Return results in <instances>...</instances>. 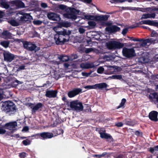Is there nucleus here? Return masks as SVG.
<instances>
[{
    "mask_svg": "<svg viewBox=\"0 0 158 158\" xmlns=\"http://www.w3.org/2000/svg\"><path fill=\"white\" fill-rule=\"evenodd\" d=\"M78 58V56L76 54H72L70 56V60H72L76 59Z\"/></svg>",
    "mask_w": 158,
    "mask_h": 158,
    "instance_id": "ea45409f",
    "label": "nucleus"
},
{
    "mask_svg": "<svg viewBox=\"0 0 158 158\" xmlns=\"http://www.w3.org/2000/svg\"><path fill=\"white\" fill-rule=\"evenodd\" d=\"M109 17V15H107L96 16V20L100 21H106L108 19Z\"/></svg>",
    "mask_w": 158,
    "mask_h": 158,
    "instance_id": "b1692460",
    "label": "nucleus"
},
{
    "mask_svg": "<svg viewBox=\"0 0 158 158\" xmlns=\"http://www.w3.org/2000/svg\"><path fill=\"white\" fill-rule=\"evenodd\" d=\"M11 33L8 31H4L2 33L1 37L3 38L6 39L10 37L11 36Z\"/></svg>",
    "mask_w": 158,
    "mask_h": 158,
    "instance_id": "393cba45",
    "label": "nucleus"
},
{
    "mask_svg": "<svg viewBox=\"0 0 158 158\" xmlns=\"http://www.w3.org/2000/svg\"><path fill=\"white\" fill-rule=\"evenodd\" d=\"M32 137H34L35 138L38 139H40L41 136H40V133H37L31 135Z\"/></svg>",
    "mask_w": 158,
    "mask_h": 158,
    "instance_id": "09e8293b",
    "label": "nucleus"
},
{
    "mask_svg": "<svg viewBox=\"0 0 158 158\" xmlns=\"http://www.w3.org/2000/svg\"><path fill=\"white\" fill-rule=\"evenodd\" d=\"M147 40L148 42V43L154 44L155 43V41H156V40L153 39V38L148 39Z\"/></svg>",
    "mask_w": 158,
    "mask_h": 158,
    "instance_id": "3c124183",
    "label": "nucleus"
},
{
    "mask_svg": "<svg viewBox=\"0 0 158 158\" xmlns=\"http://www.w3.org/2000/svg\"><path fill=\"white\" fill-rule=\"evenodd\" d=\"M40 139L45 140L51 139L53 137V134L52 133L44 132L40 133Z\"/></svg>",
    "mask_w": 158,
    "mask_h": 158,
    "instance_id": "2eb2a0df",
    "label": "nucleus"
},
{
    "mask_svg": "<svg viewBox=\"0 0 158 158\" xmlns=\"http://www.w3.org/2000/svg\"><path fill=\"white\" fill-rule=\"evenodd\" d=\"M59 59L61 61L66 62L70 60L69 57L68 56L60 55L59 57Z\"/></svg>",
    "mask_w": 158,
    "mask_h": 158,
    "instance_id": "bb28decb",
    "label": "nucleus"
},
{
    "mask_svg": "<svg viewBox=\"0 0 158 158\" xmlns=\"http://www.w3.org/2000/svg\"><path fill=\"white\" fill-rule=\"evenodd\" d=\"M23 46L24 48L30 51H34L36 54L38 56H40L43 54L38 53V51L40 50L39 47L37 46L35 44H33L30 42L24 41L23 42Z\"/></svg>",
    "mask_w": 158,
    "mask_h": 158,
    "instance_id": "20e7f679",
    "label": "nucleus"
},
{
    "mask_svg": "<svg viewBox=\"0 0 158 158\" xmlns=\"http://www.w3.org/2000/svg\"><path fill=\"white\" fill-rule=\"evenodd\" d=\"M94 51V49L92 48H85V52L86 53H88Z\"/></svg>",
    "mask_w": 158,
    "mask_h": 158,
    "instance_id": "a18cd8bd",
    "label": "nucleus"
},
{
    "mask_svg": "<svg viewBox=\"0 0 158 158\" xmlns=\"http://www.w3.org/2000/svg\"><path fill=\"white\" fill-rule=\"evenodd\" d=\"M124 121H125V124L127 125L133 126L134 125V123L133 121H131V119H129V120H125Z\"/></svg>",
    "mask_w": 158,
    "mask_h": 158,
    "instance_id": "72a5a7b5",
    "label": "nucleus"
},
{
    "mask_svg": "<svg viewBox=\"0 0 158 158\" xmlns=\"http://www.w3.org/2000/svg\"><path fill=\"white\" fill-rule=\"evenodd\" d=\"M88 24L90 26H94L96 25L95 23L93 21L88 22Z\"/></svg>",
    "mask_w": 158,
    "mask_h": 158,
    "instance_id": "052dcab7",
    "label": "nucleus"
},
{
    "mask_svg": "<svg viewBox=\"0 0 158 158\" xmlns=\"http://www.w3.org/2000/svg\"><path fill=\"white\" fill-rule=\"evenodd\" d=\"M85 89H95V84L94 85H88L85 86L84 87Z\"/></svg>",
    "mask_w": 158,
    "mask_h": 158,
    "instance_id": "4c0bfd02",
    "label": "nucleus"
},
{
    "mask_svg": "<svg viewBox=\"0 0 158 158\" xmlns=\"http://www.w3.org/2000/svg\"><path fill=\"white\" fill-rule=\"evenodd\" d=\"M6 132V131L2 128H0V134H3Z\"/></svg>",
    "mask_w": 158,
    "mask_h": 158,
    "instance_id": "e2e57ef3",
    "label": "nucleus"
},
{
    "mask_svg": "<svg viewBox=\"0 0 158 158\" xmlns=\"http://www.w3.org/2000/svg\"><path fill=\"white\" fill-rule=\"evenodd\" d=\"M60 25L62 27H68L71 26L70 23L67 22H62L61 23Z\"/></svg>",
    "mask_w": 158,
    "mask_h": 158,
    "instance_id": "7c9ffc66",
    "label": "nucleus"
},
{
    "mask_svg": "<svg viewBox=\"0 0 158 158\" xmlns=\"http://www.w3.org/2000/svg\"><path fill=\"white\" fill-rule=\"evenodd\" d=\"M108 85L106 83H101L95 84V89H102L104 88H106Z\"/></svg>",
    "mask_w": 158,
    "mask_h": 158,
    "instance_id": "aec40b11",
    "label": "nucleus"
},
{
    "mask_svg": "<svg viewBox=\"0 0 158 158\" xmlns=\"http://www.w3.org/2000/svg\"><path fill=\"white\" fill-rule=\"evenodd\" d=\"M0 5L2 7L6 9L9 8L10 6L7 2L5 1H2L0 3Z\"/></svg>",
    "mask_w": 158,
    "mask_h": 158,
    "instance_id": "c85d7f7f",
    "label": "nucleus"
},
{
    "mask_svg": "<svg viewBox=\"0 0 158 158\" xmlns=\"http://www.w3.org/2000/svg\"><path fill=\"white\" fill-rule=\"evenodd\" d=\"M104 71V68L102 66H100L98 69L97 72L98 73L102 74Z\"/></svg>",
    "mask_w": 158,
    "mask_h": 158,
    "instance_id": "e433bc0d",
    "label": "nucleus"
},
{
    "mask_svg": "<svg viewBox=\"0 0 158 158\" xmlns=\"http://www.w3.org/2000/svg\"><path fill=\"white\" fill-rule=\"evenodd\" d=\"M22 143L24 145L27 146L30 144L31 141L28 139H27L26 140H23Z\"/></svg>",
    "mask_w": 158,
    "mask_h": 158,
    "instance_id": "c9c22d12",
    "label": "nucleus"
},
{
    "mask_svg": "<svg viewBox=\"0 0 158 158\" xmlns=\"http://www.w3.org/2000/svg\"><path fill=\"white\" fill-rule=\"evenodd\" d=\"M122 52L123 56L128 58H132L135 55V50L132 48H123Z\"/></svg>",
    "mask_w": 158,
    "mask_h": 158,
    "instance_id": "0eeeda50",
    "label": "nucleus"
},
{
    "mask_svg": "<svg viewBox=\"0 0 158 158\" xmlns=\"http://www.w3.org/2000/svg\"><path fill=\"white\" fill-rule=\"evenodd\" d=\"M41 6L42 7L45 8L47 7L48 6L46 3L42 2L41 4Z\"/></svg>",
    "mask_w": 158,
    "mask_h": 158,
    "instance_id": "0e129e2a",
    "label": "nucleus"
},
{
    "mask_svg": "<svg viewBox=\"0 0 158 158\" xmlns=\"http://www.w3.org/2000/svg\"><path fill=\"white\" fill-rule=\"evenodd\" d=\"M62 100L64 101V102H67V103L69 102L66 97L64 96L62 98Z\"/></svg>",
    "mask_w": 158,
    "mask_h": 158,
    "instance_id": "338daca9",
    "label": "nucleus"
},
{
    "mask_svg": "<svg viewBox=\"0 0 158 158\" xmlns=\"http://www.w3.org/2000/svg\"><path fill=\"white\" fill-rule=\"evenodd\" d=\"M147 24L151 26H152L158 27V22H155L154 21H151L150 20L141 21L139 23H135V24L131 25L130 28L133 29L138 27H140V25L142 24Z\"/></svg>",
    "mask_w": 158,
    "mask_h": 158,
    "instance_id": "423d86ee",
    "label": "nucleus"
},
{
    "mask_svg": "<svg viewBox=\"0 0 158 158\" xmlns=\"http://www.w3.org/2000/svg\"><path fill=\"white\" fill-rule=\"evenodd\" d=\"M156 14L155 13L150 14H143L140 18V19H147L148 18H155Z\"/></svg>",
    "mask_w": 158,
    "mask_h": 158,
    "instance_id": "412c9836",
    "label": "nucleus"
},
{
    "mask_svg": "<svg viewBox=\"0 0 158 158\" xmlns=\"http://www.w3.org/2000/svg\"><path fill=\"white\" fill-rule=\"evenodd\" d=\"M85 48L84 47L81 46L78 48V51L82 53L85 52Z\"/></svg>",
    "mask_w": 158,
    "mask_h": 158,
    "instance_id": "79ce46f5",
    "label": "nucleus"
},
{
    "mask_svg": "<svg viewBox=\"0 0 158 158\" xmlns=\"http://www.w3.org/2000/svg\"><path fill=\"white\" fill-rule=\"evenodd\" d=\"M84 18L85 19H87L88 20H96V16H95L91 15H84Z\"/></svg>",
    "mask_w": 158,
    "mask_h": 158,
    "instance_id": "a878e982",
    "label": "nucleus"
},
{
    "mask_svg": "<svg viewBox=\"0 0 158 158\" xmlns=\"http://www.w3.org/2000/svg\"><path fill=\"white\" fill-rule=\"evenodd\" d=\"M26 153L24 152H22L19 153V156L20 158H25L26 156Z\"/></svg>",
    "mask_w": 158,
    "mask_h": 158,
    "instance_id": "a19ab883",
    "label": "nucleus"
},
{
    "mask_svg": "<svg viewBox=\"0 0 158 158\" xmlns=\"http://www.w3.org/2000/svg\"><path fill=\"white\" fill-rule=\"evenodd\" d=\"M148 150L150 152L152 153L154 152V151H155V147L154 148L150 147L148 148Z\"/></svg>",
    "mask_w": 158,
    "mask_h": 158,
    "instance_id": "6e6d98bb",
    "label": "nucleus"
},
{
    "mask_svg": "<svg viewBox=\"0 0 158 158\" xmlns=\"http://www.w3.org/2000/svg\"><path fill=\"white\" fill-rule=\"evenodd\" d=\"M17 126V123L16 121L10 122L6 123L3 126V128L5 129L11 131L13 132L15 130L16 127Z\"/></svg>",
    "mask_w": 158,
    "mask_h": 158,
    "instance_id": "9d476101",
    "label": "nucleus"
},
{
    "mask_svg": "<svg viewBox=\"0 0 158 158\" xmlns=\"http://www.w3.org/2000/svg\"><path fill=\"white\" fill-rule=\"evenodd\" d=\"M58 8L59 9L63 10L66 9V6L65 5L61 4L59 6Z\"/></svg>",
    "mask_w": 158,
    "mask_h": 158,
    "instance_id": "4d7b16f0",
    "label": "nucleus"
},
{
    "mask_svg": "<svg viewBox=\"0 0 158 158\" xmlns=\"http://www.w3.org/2000/svg\"><path fill=\"white\" fill-rule=\"evenodd\" d=\"M70 107L72 109L75 110L82 111L83 108L82 103L77 100L71 102Z\"/></svg>",
    "mask_w": 158,
    "mask_h": 158,
    "instance_id": "6e6552de",
    "label": "nucleus"
},
{
    "mask_svg": "<svg viewBox=\"0 0 158 158\" xmlns=\"http://www.w3.org/2000/svg\"><path fill=\"white\" fill-rule=\"evenodd\" d=\"M10 43V41L9 40H4L0 42V44L5 48L8 47Z\"/></svg>",
    "mask_w": 158,
    "mask_h": 158,
    "instance_id": "cd10ccee",
    "label": "nucleus"
},
{
    "mask_svg": "<svg viewBox=\"0 0 158 158\" xmlns=\"http://www.w3.org/2000/svg\"><path fill=\"white\" fill-rule=\"evenodd\" d=\"M158 35V34L157 32L154 30H152V31L151 36L152 37H156Z\"/></svg>",
    "mask_w": 158,
    "mask_h": 158,
    "instance_id": "8fccbe9b",
    "label": "nucleus"
},
{
    "mask_svg": "<svg viewBox=\"0 0 158 158\" xmlns=\"http://www.w3.org/2000/svg\"><path fill=\"white\" fill-rule=\"evenodd\" d=\"M102 131H103L101 130L98 131V133L100 134V137L101 138L108 139L110 142L113 141V139L110 134L102 132Z\"/></svg>",
    "mask_w": 158,
    "mask_h": 158,
    "instance_id": "4468645a",
    "label": "nucleus"
},
{
    "mask_svg": "<svg viewBox=\"0 0 158 158\" xmlns=\"http://www.w3.org/2000/svg\"><path fill=\"white\" fill-rule=\"evenodd\" d=\"M82 2L90 4L92 1V0H79Z\"/></svg>",
    "mask_w": 158,
    "mask_h": 158,
    "instance_id": "680f3d73",
    "label": "nucleus"
},
{
    "mask_svg": "<svg viewBox=\"0 0 158 158\" xmlns=\"http://www.w3.org/2000/svg\"><path fill=\"white\" fill-rule=\"evenodd\" d=\"M3 56L4 60L8 62H11L15 58L14 55L9 52L4 53Z\"/></svg>",
    "mask_w": 158,
    "mask_h": 158,
    "instance_id": "f8f14e48",
    "label": "nucleus"
},
{
    "mask_svg": "<svg viewBox=\"0 0 158 158\" xmlns=\"http://www.w3.org/2000/svg\"><path fill=\"white\" fill-rule=\"evenodd\" d=\"M153 98L156 99V102H158V94L156 92H154L152 94Z\"/></svg>",
    "mask_w": 158,
    "mask_h": 158,
    "instance_id": "c03bdc74",
    "label": "nucleus"
},
{
    "mask_svg": "<svg viewBox=\"0 0 158 158\" xmlns=\"http://www.w3.org/2000/svg\"><path fill=\"white\" fill-rule=\"evenodd\" d=\"M135 135H142V133L140 132L139 131H136L135 132Z\"/></svg>",
    "mask_w": 158,
    "mask_h": 158,
    "instance_id": "774afa93",
    "label": "nucleus"
},
{
    "mask_svg": "<svg viewBox=\"0 0 158 158\" xmlns=\"http://www.w3.org/2000/svg\"><path fill=\"white\" fill-rule=\"evenodd\" d=\"M78 31L81 34L84 33L85 31V30L82 27H80L78 28Z\"/></svg>",
    "mask_w": 158,
    "mask_h": 158,
    "instance_id": "5fc2aeb1",
    "label": "nucleus"
},
{
    "mask_svg": "<svg viewBox=\"0 0 158 158\" xmlns=\"http://www.w3.org/2000/svg\"><path fill=\"white\" fill-rule=\"evenodd\" d=\"M130 39L131 40L137 42H140L142 40L141 39L136 38L133 37H131Z\"/></svg>",
    "mask_w": 158,
    "mask_h": 158,
    "instance_id": "603ef678",
    "label": "nucleus"
},
{
    "mask_svg": "<svg viewBox=\"0 0 158 158\" xmlns=\"http://www.w3.org/2000/svg\"><path fill=\"white\" fill-rule=\"evenodd\" d=\"M158 112L156 111L153 110L149 113L148 117L151 121L157 122L158 121Z\"/></svg>",
    "mask_w": 158,
    "mask_h": 158,
    "instance_id": "dca6fc26",
    "label": "nucleus"
},
{
    "mask_svg": "<svg viewBox=\"0 0 158 158\" xmlns=\"http://www.w3.org/2000/svg\"><path fill=\"white\" fill-rule=\"evenodd\" d=\"M10 23L13 26H17L19 25V23L14 19H12L10 20Z\"/></svg>",
    "mask_w": 158,
    "mask_h": 158,
    "instance_id": "f704fd0d",
    "label": "nucleus"
},
{
    "mask_svg": "<svg viewBox=\"0 0 158 158\" xmlns=\"http://www.w3.org/2000/svg\"><path fill=\"white\" fill-rule=\"evenodd\" d=\"M82 89L79 88H75L68 93V96L69 98L74 97L81 93Z\"/></svg>",
    "mask_w": 158,
    "mask_h": 158,
    "instance_id": "9b49d317",
    "label": "nucleus"
},
{
    "mask_svg": "<svg viewBox=\"0 0 158 158\" xmlns=\"http://www.w3.org/2000/svg\"><path fill=\"white\" fill-rule=\"evenodd\" d=\"M141 39L142 40V41H143L142 42V43L141 44V45L142 46H145L147 44V43H148V41L147 40H148L147 39H146V40H144L143 39Z\"/></svg>",
    "mask_w": 158,
    "mask_h": 158,
    "instance_id": "de8ad7c7",
    "label": "nucleus"
},
{
    "mask_svg": "<svg viewBox=\"0 0 158 158\" xmlns=\"http://www.w3.org/2000/svg\"><path fill=\"white\" fill-rule=\"evenodd\" d=\"M110 77L114 79L121 80L122 78L121 75H114Z\"/></svg>",
    "mask_w": 158,
    "mask_h": 158,
    "instance_id": "2f4dec72",
    "label": "nucleus"
},
{
    "mask_svg": "<svg viewBox=\"0 0 158 158\" xmlns=\"http://www.w3.org/2000/svg\"><path fill=\"white\" fill-rule=\"evenodd\" d=\"M107 154V153L106 152H103L102 154L99 155H95L96 156H99V158L102 157L104 156H106Z\"/></svg>",
    "mask_w": 158,
    "mask_h": 158,
    "instance_id": "13d9d810",
    "label": "nucleus"
},
{
    "mask_svg": "<svg viewBox=\"0 0 158 158\" xmlns=\"http://www.w3.org/2000/svg\"><path fill=\"white\" fill-rule=\"evenodd\" d=\"M81 68L84 69H89L93 67L94 65L90 63H81L80 65Z\"/></svg>",
    "mask_w": 158,
    "mask_h": 158,
    "instance_id": "5701e85b",
    "label": "nucleus"
},
{
    "mask_svg": "<svg viewBox=\"0 0 158 158\" xmlns=\"http://www.w3.org/2000/svg\"><path fill=\"white\" fill-rule=\"evenodd\" d=\"M115 126L117 127H122L123 126V124L122 122H119L116 123Z\"/></svg>",
    "mask_w": 158,
    "mask_h": 158,
    "instance_id": "bf43d9fd",
    "label": "nucleus"
},
{
    "mask_svg": "<svg viewBox=\"0 0 158 158\" xmlns=\"http://www.w3.org/2000/svg\"><path fill=\"white\" fill-rule=\"evenodd\" d=\"M33 23L34 25H39L41 24L42 22L40 20H34L33 21Z\"/></svg>",
    "mask_w": 158,
    "mask_h": 158,
    "instance_id": "37998d69",
    "label": "nucleus"
},
{
    "mask_svg": "<svg viewBox=\"0 0 158 158\" xmlns=\"http://www.w3.org/2000/svg\"><path fill=\"white\" fill-rule=\"evenodd\" d=\"M139 62L141 63H147V59L144 56H142L141 57H140L138 59Z\"/></svg>",
    "mask_w": 158,
    "mask_h": 158,
    "instance_id": "c756f323",
    "label": "nucleus"
},
{
    "mask_svg": "<svg viewBox=\"0 0 158 158\" xmlns=\"http://www.w3.org/2000/svg\"><path fill=\"white\" fill-rule=\"evenodd\" d=\"M126 102V100L125 98H123L121 100V102L119 105L117 107L116 109H118L121 108L124 106Z\"/></svg>",
    "mask_w": 158,
    "mask_h": 158,
    "instance_id": "473e14b6",
    "label": "nucleus"
},
{
    "mask_svg": "<svg viewBox=\"0 0 158 158\" xmlns=\"http://www.w3.org/2000/svg\"><path fill=\"white\" fill-rule=\"evenodd\" d=\"M34 104L31 102H27L26 103V105L28 107H30L31 110H32Z\"/></svg>",
    "mask_w": 158,
    "mask_h": 158,
    "instance_id": "49530a36",
    "label": "nucleus"
},
{
    "mask_svg": "<svg viewBox=\"0 0 158 158\" xmlns=\"http://www.w3.org/2000/svg\"><path fill=\"white\" fill-rule=\"evenodd\" d=\"M126 0H110V2L112 3H122L125 2Z\"/></svg>",
    "mask_w": 158,
    "mask_h": 158,
    "instance_id": "58836bf2",
    "label": "nucleus"
},
{
    "mask_svg": "<svg viewBox=\"0 0 158 158\" xmlns=\"http://www.w3.org/2000/svg\"><path fill=\"white\" fill-rule=\"evenodd\" d=\"M57 91L55 90H47L46 91L45 96L49 98H54L56 97Z\"/></svg>",
    "mask_w": 158,
    "mask_h": 158,
    "instance_id": "f3484780",
    "label": "nucleus"
},
{
    "mask_svg": "<svg viewBox=\"0 0 158 158\" xmlns=\"http://www.w3.org/2000/svg\"><path fill=\"white\" fill-rule=\"evenodd\" d=\"M81 12L79 10H77L74 7H70L67 9L66 12L63 15L65 18L70 19L72 20H75L77 18V15H80Z\"/></svg>",
    "mask_w": 158,
    "mask_h": 158,
    "instance_id": "7ed1b4c3",
    "label": "nucleus"
},
{
    "mask_svg": "<svg viewBox=\"0 0 158 158\" xmlns=\"http://www.w3.org/2000/svg\"><path fill=\"white\" fill-rule=\"evenodd\" d=\"M128 31V28L126 27L123 29L122 32V34L124 36L126 35V33Z\"/></svg>",
    "mask_w": 158,
    "mask_h": 158,
    "instance_id": "864d4df0",
    "label": "nucleus"
},
{
    "mask_svg": "<svg viewBox=\"0 0 158 158\" xmlns=\"http://www.w3.org/2000/svg\"><path fill=\"white\" fill-rule=\"evenodd\" d=\"M124 43L116 41H110L106 43L107 48L109 50H115L123 48Z\"/></svg>",
    "mask_w": 158,
    "mask_h": 158,
    "instance_id": "39448f33",
    "label": "nucleus"
},
{
    "mask_svg": "<svg viewBox=\"0 0 158 158\" xmlns=\"http://www.w3.org/2000/svg\"><path fill=\"white\" fill-rule=\"evenodd\" d=\"M12 3L14 4L17 8H23L25 7V6L24 3L21 1L14 0L12 1Z\"/></svg>",
    "mask_w": 158,
    "mask_h": 158,
    "instance_id": "a211bd4d",
    "label": "nucleus"
},
{
    "mask_svg": "<svg viewBox=\"0 0 158 158\" xmlns=\"http://www.w3.org/2000/svg\"><path fill=\"white\" fill-rule=\"evenodd\" d=\"M43 106V104L41 102L38 103L35 105L34 104L33 108L31 110L32 114H35L36 111L40 109H41Z\"/></svg>",
    "mask_w": 158,
    "mask_h": 158,
    "instance_id": "6ab92c4d",
    "label": "nucleus"
},
{
    "mask_svg": "<svg viewBox=\"0 0 158 158\" xmlns=\"http://www.w3.org/2000/svg\"><path fill=\"white\" fill-rule=\"evenodd\" d=\"M29 130V128L27 126H25L24 127L22 131H28Z\"/></svg>",
    "mask_w": 158,
    "mask_h": 158,
    "instance_id": "69168bd1",
    "label": "nucleus"
},
{
    "mask_svg": "<svg viewBox=\"0 0 158 158\" xmlns=\"http://www.w3.org/2000/svg\"><path fill=\"white\" fill-rule=\"evenodd\" d=\"M60 27L58 26L53 28V30L56 33L54 35V39L56 44L63 45L65 42H68L69 40V35L71 33V31L63 29V31H59Z\"/></svg>",
    "mask_w": 158,
    "mask_h": 158,
    "instance_id": "f257e3e1",
    "label": "nucleus"
},
{
    "mask_svg": "<svg viewBox=\"0 0 158 158\" xmlns=\"http://www.w3.org/2000/svg\"><path fill=\"white\" fill-rule=\"evenodd\" d=\"M106 25L107 26L105 29L106 31L110 33H114L120 31V28L115 25H110V23H105Z\"/></svg>",
    "mask_w": 158,
    "mask_h": 158,
    "instance_id": "1a4fd4ad",
    "label": "nucleus"
},
{
    "mask_svg": "<svg viewBox=\"0 0 158 158\" xmlns=\"http://www.w3.org/2000/svg\"><path fill=\"white\" fill-rule=\"evenodd\" d=\"M32 17L29 14H24L23 16L20 17V20L22 21H27Z\"/></svg>",
    "mask_w": 158,
    "mask_h": 158,
    "instance_id": "4be33fe9",
    "label": "nucleus"
},
{
    "mask_svg": "<svg viewBox=\"0 0 158 158\" xmlns=\"http://www.w3.org/2000/svg\"><path fill=\"white\" fill-rule=\"evenodd\" d=\"M47 16L49 19L53 21H59L61 19L59 15L52 12L48 13Z\"/></svg>",
    "mask_w": 158,
    "mask_h": 158,
    "instance_id": "ddd939ff",
    "label": "nucleus"
},
{
    "mask_svg": "<svg viewBox=\"0 0 158 158\" xmlns=\"http://www.w3.org/2000/svg\"><path fill=\"white\" fill-rule=\"evenodd\" d=\"M16 106L13 102L7 101L2 103L1 109L6 114L11 115L16 112Z\"/></svg>",
    "mask_w": 158,
    "mask_h": 158,
    "instance_id": "f03ea898",
    "label": "nucleus"
}]
</instances>
